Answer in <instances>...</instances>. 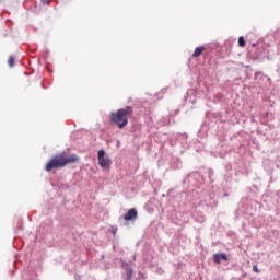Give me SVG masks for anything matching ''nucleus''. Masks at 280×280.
I'll list each match as a JSON object with an SVG mask.
<instances>
[{"label": "nucleus", "mask_w": 280, "mask_h": 280, "mask_svg": "<svg viewBox=\"0 0 280 280\" xmlns=\"http://www.w3.org/2000/svg\"><path fill=\"white\" fill-rule=\"evenodd\" d=\"M205 51V47H197L192 54V58H198Z\"/></svg>", "instance_id": "obj_7"}, {"label": "nucleus", "mask_w": 280, "mask_h": 280, "mask_svg": "<svg viewBox=\"0 0 280 280\" xmlns=\"http://www.w3.org/2000/svg\"><path fill=\"white\" fill-rule=\"evenodd\" d=\"M137 209L131 208L130 210H128L127 213H125V215L122 217V219L126 220V222H131L132 220H137Z\"/></svg>", "instance_id": "obj_4"}, {"label": "nucleus", "mask_w": 280, "mask_h": 280, "mask_svg": "<svg viewBox=\"0 0 280 280\" xmlns=\"http://www.w3.org/2000/svg\"><path fill=\"white\" fill-rule=\"evenodd\" d=\"M253 271L259 273V267H257V265H254L253 266Z\"/></svg>", "instance_id": "obj_14"}, {"label": "nucleus", "mask_w": 280, "mask_h": 280, "mask_svg": "<svg viewBox=\"0 0 280 280\" xmlns=\"http://www.w3.org/2000/svg\"><path fill=\"white\" fill-rule=\"evenodd\" d=\"M80 161L75 154L70 155L69 158L58 154L54 156L46 165V172H51V170H60V167H67L70 163H75Z\"/></svg>", "instance_id": "obj_2"}, {"label": "nucleus", "mask_w": 280, "mask_h": 280, "mask_svg": "<svg viewBox=\"0 0 280 280\" xmlns=\"http://www.w3.org/2000/svg\"><path fill=\"white\" fill-rule=\"evenodd\" d=\"M8 63L9 67H14V57L9 58Z\"/></svg>", "instance_id": "obj_11"}, {"label": "nucleus", "mask_w": 280, "mask_h": 280, "mask_svg": "<svg viewBox=\"0 0 280 280\" xmlns=\"http://www.w3.org/2000/svg\"><path fill=\"white\" fill-rule=\"evenodd\" d=\"M214 264H221L222 261H229V256L225 253L213 255Z\"/></svg>", "instance_id": "obj_5"}, {"label": "nucleus", "mask_w": 280, "mask_h": 280, "mask_svg": "<svg viewBox=\"0 0 280 280\" xmlns=\"http://www.w3.org/2000/svg\"><path fill=\"white\" fill-rule=\"evenodd\" d=\"M188 178H203V177L200 173L195 172V173L189 174Z\"/></svg>", "instance_id": "obj_8"}, {"label": "nucleus", "mask_w": 280, "mask_h": 280, "mask_svg": "<svg viewBox=\"0 0 280 280\" xmlns=\"http://www.w3.org/2000/svg\"><path fill=\"white\" fill-rule=\"evenodd\" d=\"M208 178H209L210 180H212V178H213V168H209V170H208Z\"/></svg>", "instance_id": "obj_10"}, {"label": "nucleus", "mask_w": 280, "mask_h": 280, "mask_svg": "<svg viewBox=\"0 0 280 280\" xmlns=\"http://www.w3.org/2000/svg\"><path fill=\"white\" fill-rule=\"evenodd\" d=\"M98 165L103 168L110 167V159L106 156V151L103 149L98 151Z\"/></svg>", "instance_id": "obj_3"}, {"label": "nucleus", "mask_w": 280, "mask_h": 280, "mask_svg": "<svg viewBox=\"0 0 280 280\" xmlns=\"http://www.w3.org/2000/svg\"><path fill=\"white\" fill-rule=\"evenodd\" d=\"M180 167H183V165L180 162H177L176 166H173V170H180Z\"/></svg>", "instance_id": "obj_12"}, {"label": "nucleus", "mask_w": 280, "mask_h": 280, "mask_svg": "<svg viewBox=\"0 0 280 280\" xmlns=\"http://www.w3.org/2000/svg\"><path fill=\"white\" fill-rule=\"evenodd\" d=\"M224 198H229V192H224Z\"/></svg>", "instance_id": "obj_16"}, {"label": "nucleus", "mask_w": 280, "mask_h": 280, "mask_svg": "<svg viewBox=\"0 0 280 280\" xmlns=\"http://www.w3.org/2000/svg\"><path fill=\"white\" fill-rule=\"evenodd\" d=\"M238 46L240 47H246V40L243 36L238 37Z\"/></svg>", "instance_id": "obj_9"}, {"label": "nucleus", "mask_w": 280, "mask_h": 280, "mask_svg": "<svg viewBox=\"0 0 280 280\" xmlns=\"http://www.w3.org/2000/svg\"><path fill=\"white\" fill-rule=\"evenodd\" d=\"M40 2H42L44 5H49V3H51L50 0H40Z\"/></svg>", "instance_id": "obj_13"}, {"label": "nucleus", "mask_w": 280, "mask_h": 280, "mask_svg": "<svg viewBox=\"0 0 280 280\" xmlns=\"http://www.w3.org/2000/svg\"><path fill=\"white\" fill-rule=\"evenodd\" d=\"M122 268L126 272L125 279L126 280H131L133 271H132V268H130V265H128L127 262H122Z\"/></svg>", "instance_id": "obj_6"}, {"label": "nucleus", "mask_w": 280, "mask_h": 280, "mask_svg": "<svg viewBox=\"0 0 280 280\" xmlns=\"http://www.w3.org/2000/svg\"><path fill=\"white\" fill-rule=\"evenodd\" d=\"M113 235H117V228H112Z\"/></svg>", "instance_id": "obj_15"}, {"label": "nucleus", "mask_w": 280, "mask_h": 280, "mask_svg": "<svg viewBox=\"0 0 280 280\" xmlns=\"http://www.w3.org/2000/svg\"><path fill=\"white\" fill-rule=\"evenodd\" d=\"M133 108L132 106H127L126 108H120L116 112H112L109 115L110 124H115L120 130H124L128 126V119L132 117Z\"/></svg>", "instance_id": "obj_1"}]
</instances>
